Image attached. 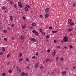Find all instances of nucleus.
Masks as SVG:
<instances>
[{"label":"nucleus","mask_w":76,"mask_h":76,"mask_svg":"<svg viewBox=\"0 0 76 76\" xmlns=\"http://www.w3.org/2000/svg\"><path fill=\"white\" fill-rule=\"evenodd\" d=\"M63 40L64 41V42H67V41H68V37H65L63 39Z\"/></svg>","instance_id":"1"},{"label":"nucleus","mask_w":76,"mask_h":76,"mask_svg":"<svg viewBox=\"0 0 76 76\" xmlns=\"http://www.w3.org/2000/svg\"><path fill=\"white\" fill-rule=\"evenodd\" d=\"M31 40L32 42H36V41H37V39H34V38H31Z\"/></svg>","instance_id":"2"},{"label":"nucleus","mask_w":76,"mask_h":76,"mask_svg":"<svg viewBox=\"0 0 76 76\" xmlns=\"http://www.w3.org/2000/svg\"><path fill=\"white\" fill-rule=\"evenodd\" d=\"M18 5L20 7V8L22 7V3H21V2H18Z\"/></svg>","instance_id":"3"},{"label":"nucleus","mask_w":76,"mask_h":76,"mask_svg":"<svg viewBox=\"0 0 76 76\" xmlns=\"http://www.w3.org/2000/svg\"><path fill=\"white\" fill-rule=\"evenodd\" d=\"M49 10H50V8H47L45 10V13H47L48 12H49Z\"/></svg>","instance_id":"4"},{"label":"nucleus","mask_w":76,"mask_h":76,"mask_svg":"<svg viewBox=\"0 0 76 76\" xmlns=\"http://www.w3.org/2000/svg\"><path fill=\"white\" fill-rule=\"evenodd\" d=\"M56 52H57V51H56V50H54V52H53V54H54V55L53 56V57H54V56H55V55H56L55 53H56Z\"/></svg>","instance_id":"5"},{"label":"nucleus","mask_w":76,"mask_h":76,"mask_svg":"<svg viewBox=\"0 0 76 76\" xmlns=\"http://www.w3.org/2000/svg\"><path fill=\"white\" fill-rule=\"evenodd\" d=\"M17 71L18 73H20V72H21V70L20 69H17Z\"/></svg>","instance_id":"6"},{"label":"nucleus","mask_w":76,"mask_h":76,"mask_svg":"<svg viewBox=\"0 0 76 76\" xmlns=\"http://www.w3.org/2000/svg\"><path fill=\"white\" fill-rule=\"evenodd\" d=\"M38 63H37L36 64L35 66H34V68H35V69H36L37 67H38Z\"/></svg>","instance_id":"7"},{"label":"nucleus","mask_w":76,"mask_h":76,"mask_svg":"<svg viewBox=\"0 0 76 76\" xmlns=\"http://www.w3.org/2000/svg\"><path fill=\"white\" fill-rule=\"evenodd\" d=\"M49 16V15H48V14H47L45 15V18H48Z\"/></svg>","instance_id":"8"},{"label":"nucleus","mask_w":76,"mask_h":76,"mask_svg":"<svg viewBox=\"0 0 76 76\" xmlns=\"http://www.w3.org/2000/svg\"><path fill=\"white\" fill-rule=\"evenodd\" d=\"M65 74H66V71H64L62 73V75H65Z\"/></svg>","instance_id":"9"},{"label":"nucleus","mask_w":76,"mask_h":76,"mask_svg":"<svg viewBox=\"0 0 76 76\" xmlns=\"http://www.w3.org/2000/svg\"><path fill=\"white\" fill-rule=\"evenodd\" d=\"M25 75V73L24 72H23L21 73V76H23Z\"/></svg>","instance_id":"10"},{"label":"nucleus","mask_w":76,"mask_h":76,"mask_svg":"<svg viewBox=\"0 0 76 76\" xmlns=\"http://www.w3.org/2000/svg\"><path fill=\"white\" fill-rule=\"evenodd\" d=\"M37 32V31L35 30H33L32 31V32L34 34H35Z\"/></svg>","instance_id":"11"},{"label":"nucleus","mask_w":76,"mask_h":76,"mask_svg":"<svg viewBox=\"0 0 76 76\" xmlns=\"http://www.w3.org/2000/svg\"><path fill=\"white\" fill-rule=\"evenodd\" d=\"M32 25L33 26H36V23H32Z\"/></svg>","instance_id":"12"},{"label":"nucleus","mask_w":76,"mask_h":76,"mask_svg":"<svg viewBox=\"0 0 76 76\" xmlns=\"http://www.w3.org/2000/svg\"><path fill=\"white\" fill-rule=\"evenodd\" d=\"M2 50L3 51H5V48L4 47H2Z\"/></svg>","instance_id":"13"},{"label":"nucleus","mask_w":76,"mask_h":76,"mask_svg":"<svg viewBox=\"0 0 76 76\" xmlns=\"http://www.w3.org/2000/svg\"><path fill=\"white\" fill-rule=\"evenodd\" d=\"M68 22H69V23H68L69 24H70V23H71V22H72V20H71V19H69V20Z\"/></svg>","instance_id":"14"},{"label":"nucleus","mask_w":76,"mask_h":76,"mask_svg":"<svg viewBox=\"0 0 76 76\" xmlns=\"http://www.w3.org/2000/svg\"><path fill=\"white\" fill-rule=\"evenodd\" d=\"M26 6L27 7H28V8H30V6H29V5H26Z\"/></svg>","instance_id":"15"},{"label":"nucleus","mask_w":76,"mask_h":76,"mask_svg":"<svg viewBox=\"0 0 76 76\" xmlns=\"http://www.w3.org/2000/svg\"><path fill=\"white\" fill-rule=\"evenodd\" d=\"M25 11H27L28 10V8L27 7H26L25 9Z\"/></svg>","instance_id":"16"},{"label":"nucleus","mask_w":76,"mask_h":76,"mask_svg":"<svg viewBox=\"0 0 76 76\" xmlns=\"http://www.w3.org/2000/svg\"><path fill=\"white\" fill-rule=\"evenodd\" d=\"M42 35H45V33L44 32H42Z\"/></svg>","instance_id":"17"},{"label":"nucleus","mask_w":76,"mask_h":76,"mask_svg":"<svg viewBox=\"0 0 76 76\" xmlns=\"http://www.w3.org/2000/svg\"><path fill=\"white\" fill-rule=\"evenodd\" d=\"M71 31H72V28H69L68 30V31H69V32H71Z\"/></svg>","instance_id":"18"},{"label":"nucleus","mask_w":76,"mask_h":76,"mask_svg":"<svg viewBox=\"0 0 76 76\" xmlns=\"http://www.w3.org/2000/svg\"><path fill=\"white\" fill-rule=\"evenodd\" d=\"M53 33H57V31H52Z\"/></svg>","instance_id":"19"},{"label":"nucleus","mask_w":76,"mask_h":76,"mask_svg":"<svg viewBox=\"0 0 76 76\" xmlns=\"http://www.w3.org/2000/svg\"><path fill=\"white\" fill-rule=\"evenodd\" d=\"M22 28L23 29H25L26 28V26H23Z\"/></svg>","instance_id":"20"},{"label":"nucleus","mask_w":76,"mask_h":76,"mask_svg":"<svg viewBox=\"0 0 76 76\" xmlns=\"http://www.w3.org/2000/svg\"><path fill=\"white\" fill-rule=\"evenodd\" d=\"M2 9L3 10H5L6 8V7H2Z\"/></svg>","instance_id":"21"},{"label":"nucleus","mask_w":76,"mask_h":76,"mask_svg":"<svg viewBox=\"0 0 76 76\" xmlns=\"http://www.w3.org/2000/svg\"><path fill=\"white\" fill-rule=\"evenodd\" d=\"M75 25V24L73 23H70V25H71V26H72V25Z\"/></svg>","instance_id":"22"},{"label":"nucleus","mask_w":76,"mask_h":76,"mask_svg":"<svg viewBox=\"0 0 76 76\" xmlns=\"http://www.w3.org/2000/svg\"><path fill=\"white\" fill-rule=\"evenodd\" d=\"M22 53H20L19 54V56L20 57H21L22 56Z\"/></svg>","instance_id":"23"},{"label":"nucleus","mask_w":76,"mask_h":76,"mask_svg":"<svg viewBox=\"0 0 76 76\" xmlns=\"http://www.w3.org/2000/svg\"><path fill=\"white\" fill-rule=\"evenodd\" d=\"M21 39H24V37H23V36H22L21 37Z\"/></svg>","instance_id":"24"},{"label":"nucleus","mask_w":76,"mask_h":76,"mask_svg":"<svg viewBox=\"0 0 76 76\" xmlns=\"http://www.w3.org/2000/svg\"><path fill=\"white\" fill-rule=\"evenodd\" d=\"M35 35H36V36H38V32H36V33H35Z\"/></svg>","instance_id":"25"},{"label":"nucleus","mask_w":76,"mask_h":76,"mask_svg":"<svg viewBox=\"0 0 76 76\" xmlns=\"http://www.w3.org/2000/svg\"><path fill=\"white\" fill-rule=\"evenodd\" d=\"M8 72L10 73H12V70H8Z\"/></svg>","instance_id":"26"},{"label":"nucleus","mask_w":76,"mask_h":76,"mask_svg":"<svg viewBox=\"0 0 76 76\" xmlns=\"http://www.w3.org/2000/svg\"><path fill=\"white\" fill-rule=\"evenodd\" d=\"M23 61V59H22V58H20L19 59V61Z\"/></svg>","instance_id":"27"},{"label":"nucleus","mask_w":76,"mask_h":76,"mask_svg":"<svg viewBox=\"0 0 76 76\" xmlns=\"http://www.w3.org/2000/svg\"><path fill=\"white\" fill-rule=\"evenodd\" d=\"M39 31L40 32H42V29H40L39 30Z\"/></svg>","instance_id":"28"},{"label":"nucleus","mask_w":76,"mask_h":76,"mask_svg":"<svg viewBox=\"0 0 76 76\" xmlns=\"http://www.w3.org/2000/svg\"><path fill=\"white\" fill-rule=\"evenodd\" d=\"M10 56V54H8L7 56V58H8V57H9Z\"/></svg>","instance_id":"29"},{"label":"nucleus","mask_w":76,"mask_h":76,"mask_svg":"<svg viewBox=\"0 0 76 76\" xmlns=\"http://www.w3.org/2000/svg\"><path fill=\"white\" fill-rule=\"evenodd\" d=\"M33 28H34V27H33L32 26V27H29V29H33Z\"/></svg>","instance_id":"30"},{"label":"nucleus","mask_w":76,"mask_h":76,"mask_svg":"<svg viewBox=\"0 0 76 76\" xmlns=\"http://www.w3.org/2000/svg\"><path fill=\"white\" fill-rule=\"evenodd\" d=\"M4 40L5 41H7V39L6 38H4Z\"/></svg>","instance_id":"31"},{"label":"nucleus","mask_w":76,"mask_h":76,"mask_svg":"<svg viewBox=\"0 0 76 76\" xmlns=\"http://www.w3.org/2000/svg\"><path fill=\"white\" fill-rule=\"evenodd\" d=\"M10 19L11 20H12V16H11L10 17Z\"/></svg>","instance_id":"32"},{"label":"nucleus","mask_w":76,"mask_h":76,"mask_svg":"<svg viewBox=\"0 0 76 76\" xmlns=\"http://www.w3.org/2000/svg\"><path fill=\"white\" fill-rule=\"evenodd\" d=\"M26 60L27 61H29V59H28V58H26Z\"/></svg>","instance_id":"33"},{"label":"nucleus","mask_w":76,"mask_h":76,"mask_svg":"<svg viewBox=\"0 0 76 76\" xmlns=\"http://www.w3.org/2000/svg\"><path fill=\"white\" fill-rule=\"evenodd\" d=\"M46 38H50V37L49 35H48L46 37Z\"/></svg>","instance_id":"34"},{"label":"nucleus","mask_w":76,"mask_h":76,"mask_svg":"<svg viewBox=\"0 0 76 76\" xmlns=\"http://www.w3.org/2000/svg\"><path fill=\"white\" fill-rule=\"evenodd\" d=\"M60 60L61 61H63V60H64V58H60Z\"/></svg>","instance_id":"35"},{"label":"nucleus","mask_w":76,"mask_h":76,"mask_svg":"<svg viewBox=\"0 0 76 76\" xmlns=\"http://www.w3.org/2000/svg\"><path fill=\"white\" fill-rule=\"evenodd\" d=\"M7 29H8V30H10V28L9 27H7Z\"/></svg>","instance_id":"36"},{"label":"nucleus","mask_w":76,"mask_h":76,"mask_svg":"<svg viewBox=\"0 0 76 76\" xmlns=\"http://www.w3.org/2000/svg\"><path fill=\"white\" fill-rule=\"evenodd\" d=\"M39 17H40V18H43V16L42 15H40Z\"/></svg>","instance_id":"37"},{"label":"nucleus","mask_w":76,"mask_h":76,"mask_svg":"<svg viewBox=\"0 0 76 76\" xmlns=\"http://www.w3.org/2000/svg\"><path fill=\"white\" fill-rule=\"evenodd\" d=\"M49 28L50 29H53V28H52V27L50 26L49 27Z\"/></svg>","instance_id":"38"},{"label":"nucleus","mask_w":76,"mask_h":76,"mask_svg":"<svg viewBox=\"0 0 76 76\" xmlns=\"http://www.w3.org/2000/svg\"><path fill=\"white\" fill-rule=\"evenodd\" d=\"M23 19H24V20H25V19H26V18H25V17L24 16L23 17Z\"/></svg>","instance_id":"39"},{"label":"nucleus","mask_w":76,"mask_h":76,"mask_svg":"<svg viewBox=\"0 0 76 76\" xmlns=\"http://www.w3.org/2000/svg\"><path fill=\"white\" fill-rule=\"evenodd\" d=\"M6 75V73H4L2 74V76H4Z\"/></svg>","instance_id":"40"},{"label":"nucleus","mask_w":76,"mask_h":76,"mask_svg":"<svg viewBox=\"0 0 76 76\" xmlns=\"http://www.w3.org/2000/svg\"><path fill=\"white\" fill-rule=\"evenodd\" d=\"M54 43H56V42H57V41H56V40H54Z\"/></svg>","instance_id":"41"},{"label":"nucleus","mask_w":76,"mask_h":76,"mask_svg":"<svg viewBox=\"0 0 76 76\" xmlns=\"http://www.w3.org/2000/svg\"><path fill=\"white\" fill-rule=\"evenodd\" d=\"M4 33H6L7 32V31H6V30H5L4 31Z\"/></svg>","instance_id":"42"},{"label":"nucleus","mask_w":76,"mask_h":76,"mask_svg":"<svg viewBox=\"0 0 76 76\" xmlns=\"http://www.w3.org/2000/svg\"><path fill=\"white\" fill-rule=\"evenodd\" d=\"M57 48H60V46H57Z\"/></svg>","instance_id":"43"},{"label":"nucleus","mask_w":76,"mask_h":76,"mask_svg":"<svg viewBox=\"0 0 76 76\" xmlns=\"http://www.w3.org/2000/svg\"><path fill=\"white\" fill-rule=\"evenodd\" d=\"M0 55H3V53L1 52H0Z\"/></svg>","instance_id":"44"},{"label":"nucleus","mask_w":76,"mask_h":76,"mask_svg":"<svg viewBox=\"0 0 76 76\" xmlns=\"http://www.w3.org/2000/svg\"><path fill=\"white\" fill-rule=\"evenodd\" d=\"M58 56L56 57V60H58Z\"/></svg>","instance_id":"45"},{"label":"nucleus","mask_w":76,"mask_h":76,"mask_svg":"<svg viewBox=\"0 0 76 76\" xmlns=\"http://www.w3.org/2000/svg\"><path fill=\"white\" fill-rule=\"evenodd\" d=\"M69 47L70 48H73V46H72L71 45H70Z\"/></svg>","instance_id":"46"},{"label":"nucleus","mask_w":76,"mask_h":76,"mask_svg":"<svg viewBox=\"0 0 76 76\" xmlns=\"http://www.w3.org/2000/svg\"><path fill=\"white\" fill-rule=\"evenodd\" d=\"M50 50H48L47 52H48V53H50Z\"/></svg>","instance_id":"47"},{"label":"nucleus","mask_w":76,"mask_h":76,"mask_svg":"<svg viewBox=\"0 0 76 76\" xmlns=\"http://www.w3.org/2000/svg\"><path fill=\"white\" fill-rule=\"evenodd\" d=\"M28 76V74L27 73H26L25 75V76Z\"/></svg>","instance_id":"48"},{"label":"nucleus","mask_w":76,"mask_h":76,"mask_svg":"<svg viewBox=\"0 0 76 76\" xmlns=\"http://www.w3.org/2000/svg\"><path fill=\"white\" fill-rule=\"evenodd\" d=\"M42 68H43V66H41L40 67V69H42Z\"/></svg>","instance_id":"49"},{"label":"nucleus","mask_w":76,"mask_h":76,"mask_svg":"<svg viewBox=\"0 0 76 76\" xmlns=\"http://www.w3.org/2000/svg\"><path fill=\"white\" fill-rule=\"evenodd\" d=\"M32 58H35V57L33 56L32 57Z\"/></svg>","instance_id":"50"},{"label":"nucleus","mask_w":76,"mask_h":76,"mask_svg":"<svg viewBox=\"0 0 76 76\" xmlns=\"http://www.w3.org/2000/svg\"><path fill=\"white\" fill-rule=\"evenodd\" d=\"M14 7H16V4H14Z\"/></svg>","instance_id":"51"},{"label":"nucleus","mask_w":76,"mask_h":76,"mask_svg":"<svg viewBox=\"0 0 76 76\" xmlns=\"http://www.w3.org/2000/svg\"><path fill=\"white\" fill-rule=\"evenodd\" d=\"M11 26H12V27H13V26H14V24H12Z\"/></svg>","instance_id":"52"},{"label":"nucleus","mask_w":76,"mask_h":76,"mask_svg":"<svg viewBox=\"0 0 76 76\" xmlns=\"http://www.w3.org/2000/svg\"><path fill=\"white\" fill-rule=\"evenodd\" d=\"M10 4H13V1H11V2H10Z\"/></svg>","instance_id":"53"},{"label":"nucleus","mask_w":76,"mask_h":76,"mask_svg":"<svg viewBox=\"0 0 76 76\" xmlns=\"http://www.w3.org/2000/svg\"><path fill=\"white\" fill-rule=\"evenodd\" d=\"M27 69H29V66H27L26 67Z\"/></svg>","instance_id":"54"},{"label":"nucleus","mask_w":76,"mask_h":76,"mask_svg":"<svg viewBox=\"0 0 76 76\" xmlns=\"http://www.w3.org/2000/svg\"><path fill=\"white\" fill-rule=\"evenodd\" d=\"M73 68L74 69H76V67H75V66L73 67Z\"/></svg>","instance_id":"55"},{"label":"nucleus","mask_w":76,"mask_h":76,"mask_svg":"<svg viewBox=\"0 0 76 76\" xmlns=\"http://www.w3.org/2000/svg\"><path fill=\"white\" fill-rule=\"evenodd\" d=\"M48 75H50V72H48Z\"/></svg>","instance_id":"56"},{"label":"nucleus","mask_w":76,"mask_h":76,"mask_svg":"<svg viewBox=\"0 0 76 76\" xmlns=\"http://www.w3.org/2000/svg\"><path fill=\"white\" fill-rule=\"evenodd\" d=\"M51 55L52 56H54V53H53L51 54Z\"/></svg>","instance_id":"57"},{"label":"nucleus","mask_w":76,"mask_h":76,"mask_svg":"<svg viewBox=\"0 0 76 76\" xmlns=\"http://www.w3.org/2000/svg\"><path fill=\"white\" fill-rule=\"evenodd\" d=\"M73 6H75V3H74L73 5Z\"/></svg>","instance_id":"58"},{"label":"nucleus","mask_w":76,"mask_h":76,"mask_svg":"<svg viewBox=\"0 0 76 76\" xmlns=\"http://www.w3.org/2000/svg\"><path fill=\"white\" fill-rule=\"evenodd\" d=\"M36 55H37V56H38V53H36Z\"/></svg>","instance_id":"59"},{"label":"nucleus","mask_w":76,"mask_h":76,"mask_svg":"<svg viewBox=\"0 0 76 76\" xmlns=\"http://www.w3.org/2000/svg\"><path fill=\"white\" fill-rule=\"evenodd\" d=\"M18 68H19V67L18 66H17L16 67V68L17 69H18Z\"/></svg>","instance_id":"60"},{"label":"nucleus","mask_w":76,"mask_h":76,"mask_svg":"<svg viewBox=\"0 0 76 76\" xmlns=\"http://www.w3.org/2000/svg\"><path fill=\"white\" fill-rule=\"evenodd\" d=\"M46 61H48V60H49V59H46Z\"/></svg>","instance_id":"61"},{"label":"nucleus","mask_w":76,"mask_h":76,"mask_svg":"<svg viewBox=\"0 0 76 76\" xmlns=\"http://www.w3.org/2000/svg\"><path fill=\"white\" fill-rule=\"evenodd\" d=\"M10 64V62H8L7 63V64L8 65V64Z\"/></svg>","instance_id":"62"},{"label":"nucleus","mask_w":76,"mask_h":76,"mask_svg":"<svg viewBox=\"0 0 76 76\" xmlns=\"http://www.w3.org/2000/svg\"><path fill=\"white\" fill-rule=\"evenodd\" d=\"M11 39H14V38H13V37H12L11 38Z\"/></svg>","instance_id":"63"},{"label":"nucleus","mask_w":76,"mask_h":76,"mask_svg":"<svg viewBox=\"0 0 76 76\" xmlns=\"http://www.w3.org/2000/svg\"><path fill=\"white\" fill-rule=\"evenodd\" d=\"M71 35H72V34H69V36H71Z\"/></svg>","instance_id":"64"}]
</instances>
